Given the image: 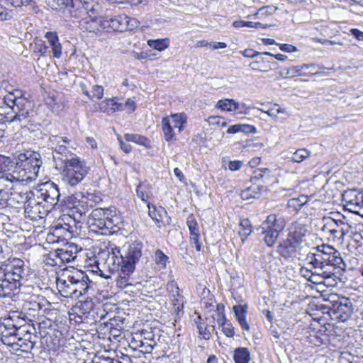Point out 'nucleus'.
<instances>
[{"label": "nucleus", "mask_w": 363, "mask_h": 363, "mask_svg": "<svg viewBox=\"0 0 363 363\" xmlns=\"http://www.w3.org/2000/svg\"><path fill=\"white\" fill-rule=\"evenodd\" d=\"M5 104L11 108L13 116L7 117L10 123H18L21 127L32 125L35 121L36 112L33 108L31 102L27 99L21 91L16 90L8 93L4 97Z\"/></svg>", "instance_id": "nucleus-5"}, {"label": "nucleus", "mask_w": 363, "mask_h": 363, "mask_svg": "<svg viewBox=\"0 0 363 363\" xmlns=\"http://www.w3.org/2000/svg\"><path fill=\"white\" fill-rule=\"evenodd\" d=\"M28 268L19 258L8 259L0 264V298L11 297L28 279Z\"/></svg>", "instance_id": "nucleus-3"}, {"label": "nucleus", "mask_w": 363, "mask_h": 363, "mask_svg": "<svg viewBox=\"0 0 363 363\" xmlns=\"http://www.w3.org/2000/svg\"><path fill=\"white\" fill-rule=\"evenodd\" d=\"M271 171L268 168H261L255 170L251 176L250 181L254 184H257L259 181L268 180L270 177Z\"/></svg>", "instance_id": "nucleus-32"}, {"label": "nucleus", "mask_w": 363, "mask_h": 363, "mask_svg": "<svg viewBox=\"0 0 363 363\" xmlns=\"http://www.w3.org/2000/svg\"><path fill=\"white\" fill-rule=\"evenodd\" d=\"M239 104L233 99L219 100L217 103L216 108L223 111H232L238 109Z\"/></svg>", "instance_id": "nucleus-37"}, {"label": "nucleus", "mask_w": 363, "mask_h": 363, "mask_svg": "<svg viewBox=\"0 0 363 363\" xmlns=\"http://www.w3.org/2000/svg\"><path fill=\"white\" fill-rule=\"evenodd\" d=\"M57 325L52 322L50 319L43 320L38 323L39 334L41 337H46L48 335L51 336L52 333L55 336V338H58V335L61 336L62 333L59 331L55 333V329L53 327H56ZM54 345L59 346L60 345V340H54Z\"/></svg>", "instance_id": "nucleus-21"}, {"label": "nucleus", "mask_w": 363, "mask_h": 363, "mask_svg": "<svg viewBox=\"0 0 363 363\" xmlns=\"http://www.w3.org/2000/svg\"><path fill=\"white\" fill-rule=\"evenodd\" d=\"M149 45L159 51L164 50L166 48H167V43L166 42V40L164 39H157L155 40H150L149 41Z\"/></svg>", "instance_id": "nucleus-46"}, {"label": "nucleus", "mask_w": 363, "mask_h": 363, "mask_svg": "<svg viewBox=\"0 0 363 363\" xmlns=\"http://www.w3.org/2000/svg\"><path fill=\"white\" fill-rule=\"evenodd\" d=\"M327 301L330 306H327L325 308H328L330 313L342 322L347 321L353 313L352 302L347 297L331 294L328 296Z\"/></svg>", "instance_id": "nucleus-9"}, {"label": "nucleus", "mask_w": 363, "mask_h": 363, "mask_svg": "<svg viewBox=\"0 0 363 363\" xmlns=\"http://www.w3.org/2000/svg\"><path fill=\"white\" fill-rule=\"evenodd\" d=\"M69 316H70V320H74L76 323H81L84 321H86V323H89V321L90 320V319L86 318L84 315H83V317H82L81 315H77L76 313L74 314L73 311L69 313Z\"/></svg>", "instance_id": "nucleus-56"}, {"label": "nucleus", "mask_w": 363, "mask_h": 363, "mask_svg": "<svg viewBox=\"0 0 363 363\" xmlns=\"http://www.w3.org/2000/svg\"><path fill=\"white\" fill-rule=\"evenodd\" d=\"M262 233L264 235V241L269 247H272L276 242L280 232L270 229H262Z\"/></svg>", "instance_id": "nucleus-38"}, {"label": "nucleus", "mask_w": 363, "mask_h": 363, "mask_svg": "<svg viewBox=\"0 0 363 363\" xmlns=\"http://www.w3.org/2000/svg\"><path fill=\"white\" fill-rule=\"evenodd\" d=\"M162 130L164 133V138L167 141L175 140L174 128L170 123V118L169 117H164L162 120Z\"/></svg>", "instance_id": "nucleus-31"}, {"label": "nucleus", "mask_w": 363, "mask_h": 363, "mask_svg": "<svg viewBox=\"0 0 363 363\" xmlns=\"http://www.w3.org/2000/svg\"><path fill=\"white\" fill-rule=\"evenodd\" d=\"M16 330L14 325L11 323L10 320H6L5 318L0 322V336L1 341L5 345L12 347L13 350L18 351V348H16L18 341Z\"/></svg>", "instance_id": "nucleus-17"}, {"label": "nucleus", "mask_w": 363, "mask_h": 363, "mask_svg": "<svg viewBox=\"0 0 363 363\" xmlns=\"http://www.w3.org/2000/svg\"><path fill=\"white\" fill-rule=\"evenodd\" d=\"M71 310L74 312V314L76 313L82 317L84 315L86 318L90 320L93 319L96 322L97 320L95 319V315H99V320L104 319L107 315L104 310H100V308L95 307L94 303L89 297H87L84 301H79L72 306Z\"/></svg>", "instance_id": "nucleus-11"}, {"label": "nucleus", "mask_w": 363, "mask_h": 363, "mask_svg": "<svg viewBox=\"0 0 363 363\" xmlns=\"http://www.w3.org/2000/svg\"><path fill=\"white\" fill-rule=\"evenodd\" d=\"M313 64H303L301 66H292L289 68H284L279 72V74L283 78H293L296 76H305L306 73L303 70L313 67Z\"/></svg>", "instance_id": "nucleus-24"}, {"label": "nucleus", "mask_w": 363, "mask_h": 363, "mask_svg": "<svg viewBox=\"0 0 363 363\" xmlns=\"http://www.w3.org/2000/svg\"><path fill=\"white\" fill-rule=\"evenodd\" d=\"M160 333L161 330L157 328L148 327L146 329L142 330L139 337H142L144 340H147L157 345L161 337Z\"/></svg>", "instance_id": "nucleus-27"}, {"label": "nucleus", "mask_w": 363, "mask_h": 363, "mask_svg": "<svg viewBox=\"0 0 363 363\" xmlns=\"http://www.w3.org/2000/svg\"><path fill=\"white\" fill-rule=\"evenodd\" d=\"M140 352L144 354L151 353L154 347L156 346V345H153L147 340H144V339L142 337H141V342H140Z\"/></svg>", "instance_id": "nucleus-49"}, {"label": "nucleus", "mask_w": 363, "mask_h": 363, "mask_svg": "<svg viewBox=\"0 0 363 363\" xmlns=\"http://www.w3.org/2000/svg\"><path fill=\"white\" fill-rule=\"evenodd\" d=\"M17 337H21L28 334L37 333L33 323H23V325L16 330Z\"/></svg>", "instance_id": "nucleus-39"}, {"label": "nucleus", "mask_w": 363, "mask_h": 363, "mask_svg": "<svg viewBox=\"0 0 363 363\" xmlns=\"http://www.w3.org/2000/svg\"><path fill=\"white\" fill-rule=\"evenodd\" d=\"M100 108L104 112L110 114L116 111H123V105L121 103H118L113 99H108L101 103Z\"/></svg>", "instance_id": "nucleus-29"}, {"label": "nucleus", "mask_w": 363, "mask_h": 363, "mask_svg": "<svg viewBox=\"0 0 363 363\" xmlns=\"http://www.w3.org/2000/svg\"><path fill=\"white\" fill-rule=\"evenodd\" d=\"M79 27L89 32H96L99 30L101 26V18L99 20H91L87 18H82L79 22Z\"/></svg>", "instance_id": "nucleus-30"}, {"label": "nucleus", "mask_w": 363, "mask_h": 363, "mask_svg": "<svg viewBox=\"0 0 363 363\" xmlns=\"http://www.w3.org/2000/svg\"><path fill=\"white\" fill-rule=\"evenodd\" d=\"M148 208H149V216L151 217V218L153 220L155 221V223H157V225L159 228H160L162 226V224L163 223V222L162 220L161 212L165 213L164 209L162 208L160 210H157L155 206H153L152 209H151V208L150 207L149 205H148Z\"/></svg>", "instance_id": "nucleus-41"}, {"label": "nucleus", "mask_w": 363, "mask_h": 363, "mask_svg": "<svg viewBox=\"0 0 363 363\" xmlns=\"http://www.w3.org/2000/svg\"><path fill=\"white\" fill-rule=\"evenodd\" d=\"M11 11H8L6 8L0 4V18L2 21H7L12 18Z\"/></svg>", "instance_id": "nucleus-53"}, {"label": "nucleus", "mask_w": 363, "mask_h": 363, "mask_svg": "<svg viewBox=\"0 0 363 363\" xmlns=\"http://www.w3.org/2000/svg\"><path fill=\"white\" fill-rule=\"evenodd\" d=\"M93 281L88 274L82 270L72 269L65 272L57 280L60 294L65 298L78 299L88 294L92 289Z\"/></svg>", "instance_id": "nucleus-4"}, {"label": "nucleus", "mask_w": 363, "mask_h": 363, "mask_svg": "<svg viewBox=\"0 0 363 363\" xmlns=\"http://www.w3.org/2000/svg\"><path fill=\"white\" fill-rule=\"evenodd\" d=\"M240 230L239 235L241 237L242 242L247 239V238L252 233V225L248 219H242L240 221Z\"/></svg>", "instance_id": "nucleus-36"}, {"label": "nucleus", "mask_w": 363, "mask_h": 363, "mask_svg": "<svg viewBox=\"0 0 363 363\" xmlns=\"http://www.w3.org/2000/svg\"><path fill=\"white\" fill-rule=\"evenodd\" d=\"M186 225L189 228L191 235L199 233L198 223L194 215H189L187 217Z\"/></svg>", "instance_id": "nucleus-44"}, {"label": "nucleus", "mask_w": 363, "mask_h": 363, "mask_svg": "<svg viewBox=\"0 0 363 363\" xmlns=\"http://www.w3.org/2000/svg\"><path fill=\"white\" fill-rule=\"evenodd\" d=\"M49 141L53 150V160L55 164L68 157L69 155L74 154L66 146L71 142L67 137L52 135L49 138Z\"/></svg>", "instance_id": "nucleus-14"}, {"label": "nucleus", "mask_w": 363, "mask_h": 363, "mask_svg": "<svg viewBox=\"0 0 363 363\" xmlns=\"http://www.w3.org/2000/svg\"><path fill=\"white\" fill-rule=\"evenodd\" d=\"M78 252L77 246L75 244H69L64 248H59L52 254L54 258H50L52 262L51 265L60 266L62 263H68L74 260Z\"/></svg>", "instance_id": "nucleus-18"}, {"label": "nucleus", "mask_w": 363, "mask_h": 363, "mask_svg": "<svg viewBox=\"0 0 363 363\" xmlns=\"http://www.w3.org/2000/svg\"><path fill=\"white\" fill-rule=\"evenodd\" d=\"M33 195L37 199L47 203L50 208H53L58 203L60 198V193L57 185L52 182L40 184Z\"/></svg>", "instance_id": "nucleus-13"}, {"label": "nucleus", "mask_w": 363, "mask_h": 363, "mask_svg": "<svg viewBox=\"0 0 363 363\" xmlns=\"http://www.w3.org/2000/svg\"><path fill=\"white\" fill-rule=\"evenodd\" d=\"M308 233L307 226L295 223L289 228L287 238L277 246V253L284 259H294L301 255L306 246L305 238Z\"/></svg>", "instance_id": "nucleus-6"}, {"label": "nucleus", "mask_w": 363, "mask_h": 363, "mask_svg": "<svg viewBox=\"0 0 363 363\" xmlns=\"http://www.w3.org/2000/svg\"><path fill=\"white\" fill-rule=\"evenodd\" d=\"M92 96L101 99L104 96V88L102 86L95 85L92 88Z\"/></svg>", "instance_id": "nucleus-55"}, {"label": "nucleus", "mask_w": 363, "mask_h": 363, "mask_svg": "<svg viewBox=\"0 0 363 363\" xmlns=\"http://www.w3.org/2000/svg\"><path fill=\"white\" fill-rule=\"evenodd\" d=\"M305 263L311 269H315L316 274L333 280L340 279L346 266L340 253L326 245L311 248L306 254Z\"/></svg>", "instance_id": "nucleus-2"}, {"label": "nucleus", "mask_w": 363, "mask_h": 363, "mask_svg": "<svg viewBox=\"0 0 363 363\" xmlns=\"http://www.w3.org/2000/svg\"><path fill=\"white\" fill-rule=\"evenodd\" d=\"M124 138L126 142H133L136 144L143 145L146 147H150V141L145 136L138 134L126 133L124 135Z\"/></svg>", "instance_id": "nucleus-35"}, {"label": "nucleus", "mask_w": 363, "mask_h": 363, "mask_svg": "<svg viewBox=\"0 0 363 363\" xmlns=\"http://www.w3.org/2000/svg\"><path fill=\"white\" fill-rule=\"evenodd\" d=\"M41 203L42 201L37 199V198H30L25 204L26 216L34 220H38V218H42L48 210L41 211Z\"/></svg>", "instance_id": "nucleus-20"}, {"label": "nucleus", "mask_w": 363, "mask_h": 363, "mask_svg": "<svg viewBox=\"0 0 363 363\" xmlns=\"http://www.w3.org/2000/svg\"><path fill=\"white\" fill-rule=\"evenodd\" d=\"M6 320H10L11 323L14 325L16 329H18L23 325V323H28L26 319V315L22 313L13 312L8 318H5Z\"/></svg>", "instance_id": "nucleus-34"}, {"label": "nucleus", "mask_w": 363, "mask_h": 363, "mask_svg": "<svg viewBox=\"0 0 363 363\" xmlns=\"http://www.w3.org/2000/svg\"><path fill=\"white\" fill-rule=\"evenodd\" d=\"M169 259L168 256L164 255L160 250H157L155 253V261L157 265H160L162 269H164L167 266V262Z\"/></svg>", "instance_id": "nucleus-43"}, {"label": "nucleus", "mask_w": 363, "mask_h": 363, "mask_svg": "<svg viewBox=\"0 0 363 363\" xmlns=\"http://www.w3.org/2000/svg\"><path fill=\"white\" fill-rule=\"evenodd\" d=\"M310 152L308 150L305 148L298 149L293 154L291 160L295 162L300 163L308 158Z\"/></svg>", "instance_id": "nucleus-42"}, {"label": "nucleus", "mask_w": 363, "mask_h": 363, "mask_svg": "<svg viewBox=\"0 0 363 363\" xmlns=\"http://www.w3.org/2000/svg\"><path fill=\"white\" fill-rule=\"evenodd\" d=\"M118 140L120 143L121 148L124 152L129 153L131 152L132 147L130 144L127 143L126 142H124L121 136L118 137Z\"/></svg>", "instance_id": "nucleus-62"}, {"label": "nucleus", "mask_w": 363, "mask_h": 363, "mask_svg": "<svg viewBox=\"0 0 363 363\" xmlns=\"http://www.w3.org/2000/svg\"><path fill=\"white\" fill-rule=\"evenodd\" d=\"M256 128L248 124H240V132L248 134L256 133Z\"/></svg>", "instance_id": "nucleus-60"}, {"label": "nucleus", "mask_w": 363, "mask_h": 363, "mask_svg": "<svg viewBox=\"0 0 363 363\" xmlns=\"http://www.w3.org/2000/svg\"><path fill=\"white\" fill-rule=\"evenodd\" d=\"M241 53L242 55L245 57L248 58H254L259 55H261L260 52L255 51L252 49H245V50L242 51Z\"/></svg>", "instance_id": "nucleus-59"}, {"label": "nucleus", "mask_w": 363, "mask_h": 363, "mask_svg": "<svg viewBox=\"0 0 363 363\" xmlns=\"http://www.w3.org/2000/svg\"><path fill=\"white\" fill-rule=\"evenodd\" d=\"M116 322V320L110 318L109 321L103 323L104 325V328H106L107 330H109L111 334L113 336H118L119 335L118 333H120L119 330L114 328Z\"/></svg>", "instance_id": "nucleus-50"}, {"label": "nucleus", "mask_w": 363, "mask_h": 363, "mask_svg": "<svg viewBox=\"0 0 363 363\" xmlns=\"http://www.w3.org/2000/svg\"><path fill=\"white\" fill-rule=\"evenodd\" d=\"M233 359L235 363H249L250 354L247 348L238 347L235 349Z\"/></svg>", "instance_id": "nucleus-33"}, {"label": "nucleus", "mask_w": 363, "mask_h": 363, "mask_svg": "<svg viewBox=\"0 0 363 363\" xmlns=\"http://www.w3.org/2000/svg\"><path fill=\"white\" fill-rule=\"evenodd\" d=\"M279 49L286 52H294L297 51V48L290 44H279Z\"/></svg>", "instance_id": "nucleus-63"}, {"label": "nucleus", "mask_w": 363, "mask_h": 363, "mask_svg": "<svg viewBox=\"0 0 363 363\" xmlns=\"http://www.w3.org/2000/svg\"><path fill=\"white\" fill-rule=\"evenodd\" d=\"M325 224L322 230L329 233L334 239L342 240L349 232L350 226L345 221V217L343 215L337 214L335 218H324Z\"/></svg>", "instance_id": "nucleus-10"}, {"label": "nucleus", "mask_w": 363, "mask_h": 363, "mask_svg": "<svg viewBox=\"0 0 363 363\" xmlns=\"http://www.w3.org/2000/svg\"><path fill=\"white\" fill-rule=\"evenodd\" d=\"M285 228V220L283 217L276 214L269 215L262 223V229H270L277 232H281Z\"/></svg>", "instance_id": "nucleus-22"}, {"label": "nucleus", "mask_w": 363, "mask_h": 363, "mask_svg": "<svg viewBox=\"0 0 363 363\" xmlns=\"http://www.w3.org/2000/svg\"><path fill=\"white\" fill-rule=\"evenodd\" d=\"M106 255L104 264L109 271L125 274L123 265L125 262L121 250L117 247H111V250H108Z\"/></svg>", "instance_id": "nucleus-16"}, {"label": "nucleus", "mask_w": 363, "mask_h": 363, "mask_svg": "<svg viewBox=\"0 0 363 363\" xmlns=\"http://www.w3.org/2000/svg\"><path fill=\"white\" fill-rule=\"evenodd\" d=\"M142 243L137 242L123 247L121 252L125 262L123 265L125 274H130L134 272L135 264L142 256Z\"/></svg>", "instance_id": "nucleus-12"}, {"label": "nucleus", "mask_w": 363, "mask_h": 363, "mask_svg": "<svg viewBox=\"0 0 363 363\" xmlns=\"http://www.w3.org/2000/svg\"><path fill=\"white\" fill-rule=\"evenodd\" d=\"M79 9L76 10L79 11L82 16V18H87L91 20H99L97 17V12L92 2H88L81 0L79 1Z\"/></svg>", "instance_id": "nucleus-25"}, {"label": "nucleus", "mask_w": 363, "mask_h": 363, "mask_svg": "<svg viewBox=\"0 0 363 363\" xmlns=\"http://www.w3.org/2000/svg\"><path fill=\"white\" fill-rule=\"evenodd\" d=\"M170 123L174 128H177L179 132L182 130L183 125L186 123V118L184 114H174L171 116Z\"/></svg>", "instance_id": "nucleus-40"}, {"label": "nucleus", "mask_w": 363, "mask_h": 363, "mask_svg": "<svg viewBox=\"0 0 363 363\" xmlns=\"http://www.w3.org/2000/svg\"><path fill=\"white\" fill-rule=\"evenodd\" d=\"M198 330L199 334L202 335L203 338L205 340H209L211 337V331L209 330V327L204 326L203 327L201 325H198Z\"/></svg>", "instance_id": "nucleus-54"}, {"label": "nucleus", "mask_w": 363, "mask_h": 363, "mask_svg": "<svg viewBox=\"0 0 363 363\" xmlns=\"http://www.w3.org/2000/svg\"><path fill=\"white\" fill-rule=\"evenodd\" d=\"M55 167L61 171L62 182L70 186L79 184L89 170L86 162L74 154L69 155L68 157L55 164Z\"/></svg>", "instance_id": "nucleus-7"}, {"label": "nucleus", "mask_w": 363, "mask_h": 363, "mask_svg": "<svg viewBox=\"0 0 363 363\" xmlns=\"http://www.w3.org/2000/svg\"><path fill=\"white\" fill-rule=\"evenodd\" d=\"M263 184L260 183L255 184L254 186H251L242 191L240 194L241 198L246 201L250 200L252 199H258L261 196V192L263 189Z\"/></svg>", "instance_id": "nucleus-28"}, {"label": "nucleus", "mask_w": 363, "mask_h": 363, "mask_svg": "<svg viewBox=\"0 0 363 363\" xmlns=\"http://www.w3.org/2000/svg\"><path fill=\"white\" fill-rule=\"evenodd\" d=\"M18 338L16 348H18V350L21 352L28 353L35 347L38 337L36 333H34Z\"/></svg>", "instance_id": "nucleus-23"}, {"label": "nucleus", "mask_w": 363, "mask_h": 363, "mask_svg": "<svg viewBox=\"0 0 363 363\" xmlns=\"http://www.w3.org/2000/svg\"><path fill=\"white\" fill-rule=\"evenodd\" d=\"M242 165V162L239 160L230 161L228 167L231 171L239 170Z\"/></svg>", "instance_id": "nucleus-64"}, {"label": "nucleus", "mask_w": 363, "mask_h": 363, "mask_svg": "<svg viewBox=\"0 0 363 363\" xmlns=\"http://www.w3.org/2000/svg\"><path fill=\"white\" fill-rule=\"evenodd\" d=\"M45 37L50 43L53 57L60 58L62 56V45L59 42L57 33L56 32L49 31L45 33Z\"/></svg>", "instance_id": "nucleus-26"}, {"label": "nucleus", "mask_w": 363, "mask_h": 363, "mask_svg": "<svg viewBox=\"0 0 363 363\" xmlns=\"http://www.w3.org/2000/svg\"><path fill=\"white\" fill-rule=\"evenodd\" d=\"M277 10V8L274 6H267L260 8L258 11L255 14V16L265 17L273 14Z\"/></svg>", "instance_id": "nucleus-45"}, {"label": "nucleus", "mask_w": 363, "mask_h": 363, "mask_svg": "<svg viewBox=\"0 0 363 363\" xmlns=\"http://www.w3.org/2000/svg\"><path fill=\"white\" fill-rule=\"evenodd\" d=\"M312 270L313 269L309 267H302L300 269V273L303 277L307 278L311 282L315 283V281L313 279L319 275L316 274L315 272H313Z\"/></svg>", "instance_id": "nucleus-47"}, {"label": "nucleus", "mask_w": 363, "mask_h": 363, "mask_svg": "<svg viewBox=\"0 0 363 363\" xmlns=\"http://www.w3.org/2000/svg\"><path fill=\"white\" fill-rule=\"evenodd\" d=\"M191 243L196 247L197 251L201 250V243L199 241V233L191 235Z\"/></svg>", "instance_id": "nucleus-58"}, {"label": "nucleus", "mask_w": 363, "mask_h": 363, "mask_svg": "<svg viewBox=\"0 0 363 363\" xmlns=\"http://www.w3.org/2000/svg\"><path fill=\"white\" fill-rule=\"evenodd\" d=\"M140 26V22L135 18H130L126 16L125 27L126 30H132Z\"/></svg>", "instance_id": "nucleus-52"}, {"label": "nucleus", "mask_w": 363, "mask_h": 363, "mask_svg": "<svg viewBox=\"0 0 363 363\" xmlns=\"http://www.w3.org/2000/svg\"><path fill=\"white\" fill-rule=\"evenodd\" d=\"M41 165L40 154L30 150L15 155L13 160L0 156V178L11 182H31L37 177Z\"/></svg>", "instance_id": "nucleus-1"}, {"label": "nucleus", "mask_w": 363, "mask_h": 363, "mask_svg": "<svg viewBox=\"0 0 363 363\" xmlns=\"http://www.w3.org/2000/svg\"><path fill=\"white\" fill-rule=\"evenodd\" d=\"M202 45L203 46H209L210 48H211L213 50L223 49L227 47L226 43H223V42H213L211 43H206L205 44H203Z\"/></svg>", "instance_id": "nucleus-61"}, {"label": "nucleus", "mask_w": 363, "mask_h": 363, "mask_svg": "<svg viewBox=\"0 0 363 363\" xmlns=\"http://www.w3.org/2000/svg\"><path fill=\"white\" fill-rule=\"evenodd\" d=\"M342 200L350 211L359 214V211L363 208L362 191L356 189H347L342 194Z\"/></svg>", "instance_id": "nucleus-15"}, {"label": "nucleus", "mask_w": 363, "mask_h": 363, "mask_svg": "<svg viewBox=\"0 0 363 363\" xmlns=\"http://www.w3.org/2000/svg\"><path fill=\"white\" fill-rule=\"evenodd\" d=\"M222 331L228 337H233L235 335L234 328L230 320L223 323Z\"/></svg>", "instance_id": "nucleus-51"}, {"label": "nucleus", "mask_w": 363, "mask_h": 363, "mask_svg": "<svg viewBox=\"0 0 363 363\" xmlns=\"http://www.w3.org/2000/svg\"><path fill=\"white\" fill-rule=\"evenodd\" d=\"M126 15L105 16L101 18V26L107 32L126 30Z\"/></svg>", "instance_id": "nucleus-19"}, {"label": "nucleus", "mask_w": 363, "mask_h": 363, "mask_svg": "<svg viewBox=\"0 0 363 363\" xmlns=\"http://www.w3.org/2000/svg\"><path fill=\"white\" fill-rule=\"evenodd\" d=\"M48 47L45 45V43L40 41V43L35 44V52H38L40 55L45 56L46 55Z\"/></svg>", "instance_id": "nucleus-57"}, {"label": "nucleus", "mask_w": 363, "mask_h": 363, "mask_svg": "<svg viewBox=\"0 0 363 363\" xmlns=\"http://www.w3.org/2000/svg\"><path fill=\"white\" fill-rule=\"evenodd\" d=\"M233 311L237 320L246 318L247 306L236 305L233 306Z\"/></svg>", "instance_id": "nucleus-48"}, {"label": "nucleus", "mask_w": 363, "mask_h": 363, "mask_svg": "<svg viewBox=\"0 0 363 363\" xmlns=\"http://www.w3.org/2000/svg\"><path fill=\"white\" fill-rule=\"evenodd\" d=\"M121 222V218L111 208H96L90 214L89 224L92 230H106L110 233Z\"/></svg>", "instance_id": "nucleus-8"}]
</instances>
